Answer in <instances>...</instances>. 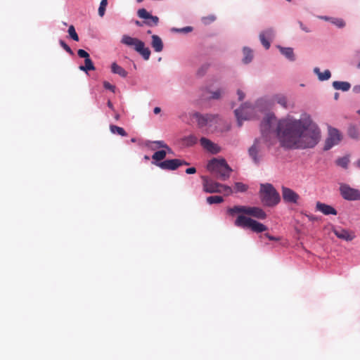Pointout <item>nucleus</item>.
Listing matches in <instances>:
<instances>
[{"label":"nucleus","mask_w":360,"mask_h":360,"mask_svg":"<svg viewBox=\"0 0 360 360\" xmlns=\"http://www.w3.org/2000/svg\"><path fill=\"white\" fill-rule=\"evenodd\" d=\"M358 112V114H359V115H360V109L358 110V112Z\"/></svg>","instance_id":"64"},{"label":"nucleus","mask_w":360,"mask_h":360,"mask_svg":"<svg viewBox=\"0 0 360 360\" xmlns=\"http://www.w3.org/2000/svg\"><path fill=\"white\" fill-rule=\"evenodd\" d=\"M121 42L128 46H133L136 51L141 54L145 60H148L150 56V51L145 47V44L141 40L128 35H124Z\"/></svg>","instance_id":"4"},{"label":"nucleus","mask_w":360,"mask_h":360,"mask_svg":"<svg viewBox=\"0 0 360 360\" xmlns=\"http://www.w3.org/2000/svg\"><path fill=\"white\" fill-rule=\"evenodd\" d=\"M221 167H223V164L221 162V159L212 158L207 164V169L212 172L217 174V173L221 169Z\"/></svg>","instance_id":"16"},{"label":"nucleus","mask_w":360,"mask_h":360,"mask_svg":"<svg viewBox=\"0 0 360 360\" xmlns=\"http://www.w3.org/2000/svg\"><path fill=\"white\" fill-rule=\"evenodd\" d=\"M155 165L162 169L175 170L178 168L177 159L167 160L160 162H155Z\"/></svg>","instance_id":"15"},{"label":"nucleus","mask_w":360,"mask_h":360,"mask_svg":"<svg viewBox=\"0 0 360 360\" xmlns=\"http://www.w3.org/2000/svg\"><path fill=\"white\" fill-rule=\"evenodd\" d=\"M146 160H149V157L146 155L145 158H144Z\"/></svg>","instance_id":"62"},{"label":"nucleus","mask_w":360,"mask_h":360,"mask_svg":"<svg viewBox=\"0 0 360 360\" xmlns=\"http://www.w3.org/2000/svg\"><path fill=\"white\" fill-rule=\"evenodd\" d=\"M215 20V18L214 16H209L207 18H203V21L205 23H207L209 22H213Z\"/></svg>","instance_id":"47"},{"label":"nucleus","mask_w":360,"mask_h":360,"mask_svg":"<svg viewBox=\"0 0 360 360\" xmlns=\"http://www.w3.org/2000/svg\"><path fill=\"white\" fill-rule=\"evenodd\" d=\"M203 190L206 193H221L222 184L217 183L206 176H202Z\"/></svg>","instance_id":"9"},{"label":"nucleus","mask_w":360,"mask_h":360,"mask_svg":"<svg viewBox=\"0 0 360 360\" xmlns=\"http://www.w3.org/2000/svg\"><path fill=\"white\" fill-rule=\"evenodd\" d=\"M137 14L139 18L145 20H148L151 16V14H150L145 8L139 9Z\"/></svg>","instance_id":"34"},{"label":"nucleus","mask_w":360,"mask_h":360,"mask_svg":"<svg viewBox=\"0 0 360 360\" xmlns=\"http://www.w3.org/2000/svg\"><path fill=\"white\" fill-rule=\"evenodd\" d=\"M212 96H210L212 99H219L221 98V95L224 94V91L221 89H217L215 91L211 93Z\"/></svg>","instance_id":"39"},{"label":"nucleus","mask_w":360,"mask_h":360,"mask_svg":"<svg viewBox=\"0 0 360 360\" xmlns=\"http://www.w3.org/2000/svg\"><path fill=\"white\" fill-rule=\"evenodd\" d=\"M136 1H137L138 3H141L142 1H143V0H136Z\"/></svg>","instance_id":"61"},{"label":"nucleus","mask_w":360,"mask_h":360,"mask_svg":"<svg viewBox=\"0 0 360 360\" xmlns=\"http://www.w3.org/2000/svg\"><path fill=\"white\" fill-rule=\"evenodd\" d=\"M193 117L196 120L198 125L200 128L207 125H211V123L213 122H217V119L218 118L217 116L214 115H202L199 112H195Z\"/></svg>","instance_id":"8"},{"label":"nucleus","mask_w":360,"mask_h":360,"mask_svg":"<svg viewBox=\"0 0 360 360\" xmlns=\"http://www.w3.org/2000/svg\"><path fill=\"white\" fill-rule=\"evenodd\" d=\"M77 54L80 58H84V60L89 58V54L84 49H79Z\"/></svg>","instance_id":"42"},{"label":"nucleus","mask_w":360,"mask_h":360,"mask_svg":"<svg viewBox=\"0 0 360 360\" xmlns=\"http://www.w3.org/2000/svg\"><path fill=\"white\" fill-rule=\"evenodd\" d=\"M200 143L204 149L212 154H217L220 152V148L207 138L202 137L200 139Z\"/></svg>","instance_id":"12"},{"label":"nucleus","mask_w":360,"mask_h":360,"mask_svg":"<svg viewBox=\"0 0 360 360\" xmlns=\"http://www.w3.org/2000/svg\"><path fill=\"white\" fill-rule=\"evenodd\" d=\"M136 25H137L138 26H142V23L138 20L136 21Z\"/></svg>","instance_id":"57"},{"label":"nucleus","mask_w":360,"mask_h":360,"mask_svg":"<svg viewBox=\"0 0 360 360\" xmlns=\"http://www.w3.org/2000/svg\"><path fill=\"white\" fill-rule=\"evenodd\" d=\"M332 22L338 27H343L345 25V22L342 19H334Z\"/></svg>","instance_id":"43"},{"label":"nucleus","mask_w":360,"mask_h":360,"mask_svg":"<svg viewBox=\"0 0 360 360\" xmlns=\"http://www.w3.org/2000/svg\"><path fill=\"white\" fill-rule=\"evenodd\" d=\"M196 172V169L195 167H189L186 169V173L188 174H193Z\"/></svg>","instance_id":"46"},{"label":"nucleus","mask_w":360,"mask_h":360,"mask_svg":"<svg viewBox=\"0 0 360 360\" xmlns=\"http://www.w3.org/2000/svg\"><path fill=\"white\" fill-rule=\"evenodd\" d=\"M115 118L116 120H118L120 119V115L119 114H116L115 116Z\"/></svg>","instance_id":"58"},{"label":"nucleus","mask_w":360,"mask_h":360,"mask_svg":"<svg viewBox=\"0 0 360 360\" xmlns=\"http://www.w3.org/2000/svg\"><path fill=\"white\" fill-rule=\"evenodd\" d=\"M107 5L108 0H101L98 8V15L101 17H103L104 15Z\"/></svg>","instance_id":"33"},{"label":"nucleus","mask_w":360,"mask_h":360,"mask_svg":"<svg viewBox=\"0 0 360 360\" xmlns=\"http://www.w3.org/2000/svg\"><path fill=\"white\" fill-rule=\"evenodd\" d=\"M131 141H132V142H135V139H131Z\"/></svg>","instance_id":"63"},{"label":"nucleus","mask_w":360,"mask_h":360,"mask_svg":"<svg viewBox=\"0 0 360 360\" xmlns=\"http://www.w3.org/2000/svg\"><path fill=\"white\" fill-rule=\"evenodd\" d=\"M160 111H161V109L159 107H155L153 110V112L155 114H158L159 112H160Z\"/></svg>","instance_id":"53"},{"label":"nucleus","mask_w":360,"mask_h":360,"mask_svg":"<svg viewBox=\"0 0 360 360\" xmlns=\"http://www.w3.org/2000/svg\"><path fill=\"white\" fill-rule=\"evenodd\" d=\"M353 91L356 94H360V85L354 86Z\"/></svg>","instance_id":"52"},{"label":"nucleus","mask_w":360,"mask_h":360,"mask_svg":"<svg viewBox=\"0 0 360 360\" xmlns=\"http://www.w3.org/2000/svg\"><path fill=\"white\" fill-rule=\"evenodd\" d=\"M342 140V135L340 131L333 127L328 129V137L326 140L324 150H328L333 146L338 145Z\"/></svg>","instance_id":"5"},{"label":"nucleus","mask_w":360,"mask_h":360,"mask_svg":"<svg viewBox=\"0 0 360 360\" xmlns=\"http://www.w3.org/2000/svg\"><path fill=\"white\" fill-rule=\"evenodd\" d=\"M275 124L276 136L281 146L284 148H314L321 138L320 129L309 117L297 120L287 117L277 122L274 115L267 114L261 123V131L262 138L270 145L274 144L270 135L274 134L273 126Z\"/></svg>","instance_id":"1"},{"label":"nucleus","mask_w":360,"mask_h":360,"mask_svg":"<svg viewBox=\"0 0 360 360\" xmlns=\"http://www.w3.org/2000/svg\"><path fill=\"white\" fill-rule=\"evenodd\" d=\"M349 134H350V136H352V138H356V136L354 135V133L352 134V131L351 130L349 131Z\"/></svg>","instance_id":"55"},{"label":"nucleus","mask_w":360,"mask_h":360,"mask_svg":"<svg viewBox=\"0 0 360 360\" xmlns=\"http://www.w3.org/2000/svg\"><path fill=\"white\" fill-rule=\"evenodd\" d=\"M177 165H178V167H179L180 166H182V165H188L189 163L184 160L177 159Z\"/></svg>","instance_id":"49"},{"label":"nucleus","mask_w":360,"mask_h":360,"mask_svg":"<svg viewBox=\"0 0 360 360\" xmlns=\"http://www.w3.org/2000/svg\"><path fill=\"white\" fill-rule=\"evenodd\" d=\"M316 210L317 211L321 212V213H323L325 215H330V214L337 215V214H338L337 210L334 207H333L332 206H330L329 205H327V204H325V203H323L321 202H316Z\"/></svg>","instance_id":"14"},{"label":"nucleus","mask_w":360,"mask_h":360,"mask_svg":"<svg viewBox=\"0 0 360 360\" xmlns=\"http://www.w3.org/2000/svg\"><path fill=\"white\" fill-rule=\"evenodd\" d=\"M356 165L359 167H360V159L358 160Z\"/></svg>","instance_id":"60"},{"label":"nucleus","mask_w":360,"mask_h":360,"mask_svg":"<svg viewBox=\"0 0 360 360\" xmlns=\"http://www.w3.org/2000/svg\"><path fill=\"white\" fill-rule=\"evenodd\" d=\"M243 55L244 57L243 58V61L244 63L247 64L252 61L253 58L252 51L249 48L245 47L243 49Z\"/></svg>","instance_id":"25"},{"label":"nucleus","mask_w":360,"mask_h":360,"mask_svg":"<svg viewBox=\"0 0 360 360\" xmlns=\"http://www.w3.org/2000/svg\"><path fill=\"white\" fill-rule=\"evenodd\" d=\"M253 112V108L247 103L243 105L239 109L235 110V115L237 118L238 127L242 126V122L250 119V113Z\"/></svg>","instance_id":"6"},{"label":"nucleus","mask_w":360,"mask_h":360,"mask_svg":"<svg viewBox=\"0 0 360 360\" xmlns=\"http://www.w3.org/2000/svg\"><path fill=\"white\" fill-rule=\"evenodd\" d=\"M221 189L222 191L221 193H224L226 195L232 193L231 188L228 186L222 185V186H221Z\"/></svg>","instance_id":"41"},{"label":"nucleus","mask_w":360,"mask_h":360,"mask_svg":"<svg viewBox=\"0 0 360 360\" xmlns=\"http://www.w3.org/2000/svg\"><path fill=\"white\" fill-rule=\"evenodd\" d=\"M259 34H264L268 39H273L274 37V31L273 28H268L262 31Z\"/></svg>","instance_id":"35"},{"label":"nucleus","mask_w":360,"mask_h":360,"mask_svg":"<svg viewBox=\"0 0 360 360\" xmlns=\"http://www.w3.org/2000/svg\"><path fill=\"white\" fill-rule=\"evenodd\" d=\"M166 155H167V150H158V151L154 153V154L152 155V158L153 160L160 162V161H161L165 158Z\"/></svg>","instance_id":"26"},{"label":"nucleus","mask_w":360,"mask_h":360,"mask_svg":"<svg viewBox=\"0 0 360 360\" xmlns=\"http://www.w3.org/2000/svg\"><path fill=\"white\" fill-rule=\"evenodd\" d=\"M227 213L231 216L240 214L236 218L234 225L242 229H249L255 233H262L267 230L263 224L248 217L251 216L259 219L266 217V212L260 207L243 205H236L227 209Z\"/></svg>","instance_id":"2"},{"label":"nucleus","mask_w":360,"mask_h":360,"mask_svg":"<svg viewBox=\"0 0 360 360\" xmlns=\"http://www.w3.org/2000/svg\"><path fill=\"white\" fill-rule=\"evenodd\" d=\"M103 86L105 89H108L112 92H115V86L114 85H112L110 83H109L107 81H105L103 82Z\"/></svg>","instance_id":"44"},{"label":"nucleus","mask_w":360,"mask_h":360,"mask_svg":"<svg viewBox=\"0 0 360 360\" xmlns=\"http://www.w3.org/2000/svg\"><path fill=\"white\" fill-rule=\"evenodd\" d=\"M299 24H300V28L303 31H304L306 32H310V30L308 29L306 26H304L302 22H299Z\"/></svg>","instance_id":"51"},{"label":"nucleus","mask_w":360,"mask_h":360,"mask_svg":"<svg viewBox=\"0 0 360 360\" xmlns=\"http://www.w3.org/2000/svg\"><path fill=\"white\" fill-rule=\"evenodd\" d=\"M60 45L70 55H73L74 53L72 50L70 49V47L63 41L60 40L59 41Z\"/></svg>","instance_id":"38"},{"label":"nucleus","mask_w":360,"mask_h":360,"mask_svg":"<svg viewBox=\"0 0 360 360\" xmlns=\"http://www.w3.org/2000/svg\"><path fill=\"white\" fill-rule=\"evenodd\" d=\"M349 134H350V136H352V138H356V136L354 135V133L352 134V131L351 130L349 131Z\"/></svg>","instance_id":"56"},{"label":"nucleus","mask_w":360,"mask_h":360,"mask_svg":"<svg viewBox=\"0 0 360 360\" xmlns=\"http://www.w3.org/2000/svg\"><path fill=\"white\" fill-rule=\"evenodd\" d=\"M283 199L286 202L297 203L300 196L292 189L287 187H282Z\"/></svg>","instance_id":"10"},{"label":"nucleus","mask_w":360,"mask_h":360,"mask_svg":"<svg viewBox=\"0 0 360 360\" xmlns=\"http://www.w3.org/2000/svg\"><path fill=\"white\" fill-rule=\"evenodd\" d=\"M276 102L284 108H286V106H287V101H286L285 97H284V96H278L276 98Z\"/></svg>","instance_id":"40"},{"label":"nucleus","mask_w":360,"mask_h":360,"mask_svg":"<svg viewBox=\"0 0 360 360\" xmlns=\"http://www.w3.org/2000/svg\"><path fill=\"white\" fill-rule=\"evenodd\" d=\"M340 194L342 198L347 200H356L360 199L359 190L351 188L347 184H341L340 186Z\"/></svg>","instance_id":"7"},{"label":"nucleus","mask_w":360,"mask_h":360,"mask_svg":"<svg viewBox=\"0 0 360 360\" xmlns=\"http://www.w3.org/2000/svg\"><path fill=\"white\" fill-rule=\"evenodd\" d=\"M107 105L110 109L114 110L113 105L110 101H108Z\"/></svg>","instance_id":"54"},{"label":"nucleus","mask_w":360,"mask_h":360,"mask_svg":"<svg viewBox=\"0 0 360 360\" xmlns=\"http://www.w3.org/2000/svg\"><path fill=\"white\" fill-rule=\"evenodd\" d=\"M111 71L114 74H117L122 77H126L127 76V72L116 63H113L111 65Z\"/></svg>","instance_id":"22"},{"label":"nucleus","mask_w":360,"mask_h":360,"mask_svg":"<svg viewBox=\"0 0 360 360\" xmlns=\"http://www.w3.org/2000/svg\"><path fill=\"white\" fill-rule=\"evenodd\" d=\"M158 22H159L158 17L154 16L152 15L148 20H146L143 22V23H145L146 25H147L150 27L156 26V25H158Z\"/></svg>","instance_id":"30"},{"label":"nucleus","mask_w":360,"mask_h":360,"mask_svg":"<svg viewBox=\"0 0 360 360\" xmlns=\"http://www.w3.org/2000/svg\"><path fill=\"white\" fill-rule=\"evenodd\" d=\"M224 201V198L219 195H212L207 198V202L210 205L219 204Z\"/></svg>","instance_id":"29"},{"label":"nucleus","mask_w":360,"mask_h":360,"mask_svg":"<svg viewBox=\"0 0 360 360\" xmlns=\"http://www.w3.org/2000/svg\"><path fill=\"white\" fill-rule=\"evenodd\" d=\"M259 39H260L262 44L264 46V47L266 49H269L270 47V41H269L271 39H268L266 37H264V34H259Z\"/></svg>","instance_id":"36"},{"label":"nucleus","mask_w":360,"mask_h":360,"mask_svg":"<svg viewBox=\"0 0 360 360\" xmlns=\"http://www.w3.org/2000/svg\"><path fill=\"white\" fill-rule=\"evenodd\" d=\"M151 45L156 52H160L163 49V43L160 37L158 35L152 36Z\"/></svg>","instance_id":"19"},{"label":"nucleus","mask_w":360,"mask_h":360,"mask_svg":"<svg viewBox=\"0 0 360 360\" xmlns=\"http://www.w3.org/2000/svg\"><path fill=\"white\" fill-rule=\"evenodd\" d=\"M333 232L338 238L346 241H351L355 238V234L353 231L340 227L334 229Z\"/></svg>","instance_id":"11"},{"label":"nucleus","mask_w":360,"mask_h":360,"mask_svg":"<svg viewBox=\"0 0 360 360\" xmlns=\"http://www.w3.org/2000/svg\"><path fill=\"white\" fill-rule=\"evenodd\" d=\"M263 237H266L270 240H274V241H279L280 240V238L271 236L268 233H264L263 236H260L261 238H262Z\"/></svg>","instance_id":"45"},{"label":"nucleus","mask_w":360,"mask_h":360,"mask_svg":"<svg viewBox=\"0 0 360 360\" xmlns=\"http://www.w3.org/2000/svg\"><path fill=\"white\" fill-rule=\"evenodd\" d=\"M349 162V158L342 157V158H338L336 160V164L342 168H347L348 166Z\"/></svg>","instance_id":"31"},{"label":"nucleus","mask_w":360,"mask_h":360,"mask_svg":"<svg viewBox=\"0 0 360 360\" xmlns=\"http://www.w3.org/2000/svg\"><path fill=\"white\" fill-rule=\"evenodd\" d=\"M192 30H193V28H192V27H190V26L185 27L179 30V31L185 32V33L191 32Z\"/></svg>","instance_id":"48"},{"label":"nucleus","mask_w":360,"mask_h":360,"mask_svg":"<svg viewBox=\"0 0 360 360\" xmlns=\"http://www.w3.org/2000/svg\"><path fill=\"white\" fill-rule=\"evenodd\" d=\"M259 193L261 201L265 206L274 207L281 200L279 193L271 184H262Z\"/></svg>","instance_id":"3"},{"label":"nucleus","mask_w":360,"mask_h":360,"mask_svg":"<svg viewBox=\"0 0 360 360\" xmlns=\"http://www.w3.org/2000/svg\"><path fill=\"white\" fill-rule=\"evenodd\" d=\"M259 153V140H255L254 144L249 149V155L252 158V160L255 163H258L259 162V158H258Z\"/></svg>","instance_id":"18"},{"label":"nucleus","mask_w":360,"mask_h":360,"mask_svg":"<svg viewBox=\"0 0 360 360\" xmlns=\"http://www.w3.org/2000/svg\"><path fill=\"white\" fill-rule=\"evenodd\" d=\"M338 97H339L338 93H335V99L337 100L338 98Z\"/></svg>","instance_id":"59"},{"label":"nucleus","mask_w":360,"mask_h":360,"mask_svg":"<svg viewBox=\"0 0 360 360\" xmlns=\"http://www.w3.org/2000/svg\"><path fill=\"white\" fill-rule=\"evenodd\" d=\"M185 144L188 146H191L197 143L198 137L193 134H191L184 139Z\"/></svg>","instance_id":"28"},{"label":"nucleus","mask_w":360,"mask_h":360,"mask_svg":"<svg viewBox=\"0 0 360 360\" xmlns=\"http://www.w3.org/2000/svg\"><path fill=\"white\" fill-rule=\"evenodd\" d=\"M221 162L223 164V167H221L219 172L217 173L216 176L221 180V181H226L228 179L230 176L231 172H232L231 168L228 165L226 160L224 159H221Z\"/></svg>","instance_id":"13"},{"label":"nucleus","mask_w":360,"mask_h":360,"mask_svg":"<svg viewBox=\"0 0 360 360\" xmlns=\"http://www.w3.org/2000/svg\"><path fill=\"white\" fill-rule=\"evenodd\" d=\"M333 86L335 89L347 91L350 89L351 84L347 82L335 81L333 82Z\"/></svg>","instance_id":"20"},{"label":"nucleus","mask_w":360,"mask_h":360,"mask_svg":"<svg viewBox=\"0 0 360 360\" xmlns=\"http://www.w3.org/2000/svg\"><path fill=\"white\" fill-rule=\"evenodd\" d=\"M79 70L87 72L89 70H94L95 67L90 57L84 60V65L79 66Z\"/></svg>","instance_id":"24"},{"label":"nucleus","mask_w":360,"mask_h":360,"mask_svg":"<svg viewBox=\"0 0 360 360\" xmlns=\"http://www.w3.org/2000/svg\"><path fill=\"white\" fill-rule=\"evenodd\" d=\"M237 94L238 96L239 101H242L245 97V94L241 90H238Z\"/></svg>","instance_id":"50"},{"label":"nucleus","mask_w":360,"mask_h":360,"mask_svg":"<svg viewBox=\"0 0 360 360\" xmlns=\"http://www.w3.org/2000/svg\"><path fill=\"white\" fill-rule=\"evenodd\" d=\"M314 72L318 76L320 81L328 80L331 76L330 70H326L323 72H321L319 68H315L314 69Z\"/></svg>","instance_id":"21"},{"label":"nucleus","mask_w":360,"mask_h":360,"mask_svg":"<svg viewBox=\"0 0 360 360\" xmlns=\"http://www.w3.org/2000/svg\"><path fill=\"white\" fill-rule=\"evenodd\" d=\"M248 186L241 183L237 182L235 184V188L238 192H245L248 190Z\"/></svg>","instance_id":"37"},{"label":"nucleus","mask_w":360,"mask_h":360,"mask_svg":"<svg viewBox=\"0 0 360 360\" xmlns=\"http://www.w3.org/2000/svg\"><path fill=\"white\" fill-rule=\"evenodd\" d=\"M110 129L112 134H117L122 136H126L127 135V134L122 127L116 125L111 124L110 126Z\"/></svg>","instance_id":"27"},{"label":"nucleus","mask_w":360,"mask_h":360,"mask_svg":"<svg viewBox=\"0 0 360 360\" xmlns=\"http://www.w3.org/2000/svg\"><path fill=\"white\" fill-rule=\"evenodd\" d=\"M146 146L151 150L157 148H165L168 153L172 152L171 148L163 141H149Z\"/></svg>","instance_id":"17"},{"label":"nucleus","mask_w":360,"mask_h":360,"mask_svg":"<svg viewBox=\"0 0 360 360\" xmlns=\"http://www.w3.org/2000/svg\"><path fill=\"white\" fill-rule=\"evenodd\" d=\"M278 49H280L281 53L284 55L288 60L291 61L295 60V55L292 48H283L278 46Z\"/></svg>","instance_id":"23"},{"label":"nucleus","mask_w":360,"mask_h":360,"mask_svg":"<svg viewBox=\"0 0 360 360\" xmlns=\"http://www.w3.org/2000/svg\"><path fill=\"white\" fill-rule=\"evenodd\" d=\"M68 32L71 39H72L75 41H78L79 40L78 34L75 31V28L73 25H70L68 28Z\"/></svg>","instance_id":"32"}]
</instances>
